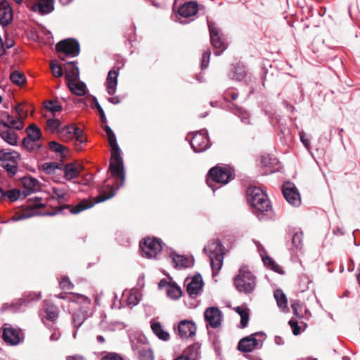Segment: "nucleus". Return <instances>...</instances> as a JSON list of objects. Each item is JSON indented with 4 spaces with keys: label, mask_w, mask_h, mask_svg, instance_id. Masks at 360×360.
<instances>
[{
    "label": "nucleus",
    "mask_w": 360,
    "mask_h": 360,
    "mask_svg": "<svg viewBox=\"0 0 360 360\" xmlns=\"http://www.w3.org/2000/svg\"><path fill=\"white\" fill-rule=\"evenodd\" d=\"M0 136L8 144L15 146L18 143L16 134L8 128V124L4 121L0 122Z\"/></svg>",
    "instance_id": "4be33fe9"
},
{
    "label": "nucleus",
    "mask_w": 360,
    "mask_h": 360,
    "mask_svg": "<svg viewBox=\"0 0 360 360\" xmlns=\"http://www.w3.org/2000/svg\"><path fill=\"white\" fill-rule=\"evenodd\" d=\"M101 360H123V359L116 353H108L102 357Z\"/></svg>",
    "instance_id": "774afa93"
},
{
    "label": "nucleus",
    "mask_w": 360,
    "mask_h": 360,
    "mask_svg": "<svg viewBox=\"0 0 360 360\" xmlns=\"http://www.w3.org/2000/svg\"><path fill=\"white\" fill-rule=\"evenodd\" d=\"M257 336H264L263 332H257L242 338L238 343V349L243 352H251L262 347L264 338L257 339Z\"/></svg>",
    "instance_id": "1a4fd4ad"
},
{
    "label": "nucleus",
    "mask_w": 360,
    "mask_h": 360,
    "mask_svg": "<svg viewBox=\"0 0 360 360\" xmlns=\"http://www.w3.org/2000/svg\"><path fill=\"white\" fill-rule=\"evenodd\" d=\"M151 329L154 334L162 340H168L169 334L164 330L162 325L159 322L151 321Z\"/></svg>",
    "instance_id": "f704fd0d"
},
{
    "label": "nucleus",
    "mask_w": 360,
    "mask_h": 360,
    "mask_svg": "<svg viewBox=\"0 0 360 360\" xmlns=\"http://www.w3.org/2000/svg\"><path fill=\"white\" fill-rule=\"evenodd\" d=\"M30 9L40 15H46L54 9V0H28Z\"/></svg>",
    "instance_id": "f8f14e48"
},
{
    "label": "nucleus",
    "mask_w": 360,
    "mask_h": 360,
    "mask_svg": "<svg viewBox=\"0 0 360 360\" xmlns=\"http://www.w3.org/2000/svg\"><path fill=\"white\" fill-rule=\"evenodd\" d=\"M23 146L30 151L35 150L39 146L37 145V141L25 137L22 141Z\"/></svg>",
    "instance_id": "603ef678"
},
{
    "label": "nucleus",
    "mask_w": 360,
    "mask_h": 360,
    "mask_svg": "<svg viewBox=\"0 0 360 360\" xmlns=\"http://www.w3.org/2000/svg\"><path fill=\"white\" fill-rule=\"evenodd\" d=\"M300 138L301 142L305 146V148L309 150L310 149V141L308 138H307V135L304 131H300Z\"/></svg>",
    "instance_id": "338daca9"
},
{
    "label": "nucleus",
    "mask_w": 360,
    "mask_h": 360,
    "mask_svg": "<svg viewBox=\"0 0 360 360\" xmlns=\"http://www.w3.org/2000/svg\"><path fill=\"white\" fill-rule=\"evenodd\" d=\"M40 316L43 323L48 324V322H54L57 319L58 311L54 305L46 304L40 312Z\"/></svg>",
    "instance_id": "aec40b11"
},
{
    "label": "nucleus",
    "mask_w": 360,
    "mask_h": 360,
    "mask_svg": "<svg viewBox=\"0 0 360 360\" xmlns=\"http://www.w3.org/2000/svg\"><path fill=\"white\" fill-rule=\"evenodd\" d=\"M76 63V62L72 61L65 65V78L68 82L77 81L79 78V72Z\"/></svg>",
    "instance_id": "bb28decb"
},
{
    "label": "nucleus",
    "mask_w": 360,
    "mask_h": 360,
    "mask_svg": "<svg viewBox=\"0 0 360 360\" xmlns=\"http://www.w3.org/2000/svg\"><path fill=\"white\" fill-rule=\"evenodd\" d=\"M34 215L32 211H24L22 213L16 214L12 217V220L17 221L25 219H28Z\"/></svg>",
    "instance_id": "4d7b16f0"
},
{
    "label": "nucleus",
    "mask_w": 360,
    "mask_h": 360,
    "mask_svg": "<svg viewBox=\"0 0 360 360\" xmlns=\"http://www.w3.org/2000/svg\"><path fill=\"white\" fill-rule=\"evenodd\" d=\"M200 353V347L197 345H192L188 347L181 355L186 356L187 360H196Z\"/></svg>",
    "instance_id": "e433bc0d"
},
{
    "label": "nucleus",
    "mask_w": 360,
    "mask_h": 360,
    "mask_svg": "<svg viewBox=\"0 0 360 360\" xmlns=\"http://www.w3.org/2000/svg\"><path fill=\"white\" fill-rule=\"evenodd\" d=\"M85 314L82 311L76 312L72 316V322L76 328H79L85 319Z\"/></svg>",
    "instance_id": "de8ad7c7"
},
{
    "label": "nucleus",
    "mask_w": 360,
    "mask_h": 360,
    "mask_svg": "<svg viewBox=\"0 0 360 360\" xmlns=\"http://www.w3.org/2000/svg\"><path fill=\"white\" fill-rule=\"evenodd\" d=\"M60 126V121L56 119H48L46 121V127L52 133H55Z\"/></svg>",
    "instance_id": "3c124183"
},
{
    "label": "nucleus",
    "mask_w": 360,
    "mask_h": 360,
    "mask_svg": "<svg viewBox=\"0 0 360 360\" xmlns=\"http://www.w3.org/2000/svg\"><path fill=\"white\" fill-rule=\"evenodd\" d=\"M59 285L63 290H71L73 288V284L67 277L63 278L61 281L59 282Z\"/></svg>",
    "instance_id": "bf43d9fd"
},
{
    "label": "nucleus",
    "mask_w": 360,
    "mask_h": 360,
    "mask_svg": "<svg viewBox=\"0 0 360 360\" xmlns=\"http://www.w3.org/2000/svg\"><path fill=\"white\" fill-rule=\"evenodd\" d=\"M234 309L240 316V328H245L249 321L248 309L245 306H240Z\"/></svg>",
    "instance_id": "4c0bfd02"
},
{
    "label": "nucleus",
    "mask_w": 360,
    "mask_h": 360,
    "mask_svg": "<svg viewBox=\"0 0 360 360\" xmlns=\"http://www.w3.org/2000/svg\"><path fill=\"white\" fill-rule=\"evenodd\" d=\"M171 258L174 266L177 269H184L192 266L193 260L190 258L185 257L183 255L173 253L171 255Z\"/></svg>",
    "instance_id": "a878e982"
},
{
    "label": "nucleus",
    "mask_w": 360,
    "mask_h": 360,
    "mask_svg": "<svg viewBox=\"0 0 360 360\" xmlns=\"http://www.w3.org/2000/svg\"><path fill=\"white\" fill-rule=\"evenodd\" d=\"M20 160V155L15 150H0V162H18Z\"/></svg>",
    "instance_id": "c85d7f7f"
},
{
    "label": "nucleus",
    "mask_w": 360,
    "mask_h": 360,
    "mask_svg": "<svg viewBox=\"0 0 360 360\" xmlns=\"http://www.w3.org/2000/svg\"><path fill=\"white\" fill-rule=\"evenodd\" d=\"M196 327L195 323L188 320H183L178 326V334L181 338H188L195 334Z\"/></svg>",
    "instance_id": "6ab92c4d"
},
{
    "label": "nucleus",
    "mask_w": 360,
    "mask_h": 360,
    "mask_svg": "<svg viewBox=\"0 0 360 360\" xmlns=\"http://www.w3.org/2000/svg\"><path fill=\"white\" fill-rule=\"evenodd\" d=\"M198 12V5L195 2H187L178 9V13L181 17L190 18Z\"/></svg>",
    "instance_id": "393cba45"
},
{
    "label": "nucleus",
    "mask_w": 360,
    "mask_h": 360,
    "mask_svg": "<svg viewBox=\"0 0 360 360\" xmlns=\"http://www.w3.org/2000/svg\"><path fill=\"white\" fill-rule=\"evenodd\" d=\"M115 195V190L113 186L108 185L101 191L100 194L96 197L94 203L87 200H82L79 204L70 208V212L78 214L88 208L94 206L95 203L103 202L112 198Z\"/></svg>",
    "instance_id": "423d86ee"
},
{
    "label": "nucleus",
    "mask_w": 360,
    "mask_h": 360,
    "mask_svg": "<svg viewBox=\"0 0 360 360\" xmlns=\"http://www.w3.org/2000/svg\"><path fill=\"white\" fill-rule=\"evenodd\" d=\"M15 110L18 117L22 119H25L27 117L28 113L27 106L22 104H19L15 106Z\"/></svg>",
    "instance_id": "5fc2aeb1"
},
{
    "label": "nucleus",
    "mask_w": 360,
    "mask_h": 360,
    "mask_svg": "<svg viewBox=\"0 0 360 360\" xmlns=\"http://www.w3.org/2000/svg\"><path fill=\"white\" fill-rule=\"evenodd\" d=\"M238 115L240 118L241 121L243 123H245V124L250 123V115L247 111L240 109V110H238Z\"/></svg>",
    "instance_id": "69168bd1"
},
{
    "label": "nucleus",
    "mask_w": 360,
    "mask_h": 360,
    "mask_svg": "<svg viewBox=\"0 0 360 360\" xmlns=\"http://www.w3.org/2000/svg\"><path fill=\"white\" fill-rule=\"evenodd\" d=\"M123 298L126 299L127 305L132 307L138 304L140 302L141 294L137 290L131 292L125 291L123 293Z\"/></svg>",
    "instance_id": "2f4dec72"
},
{
    "label": "nucleus",
    "mask_w": 360,
    "mask_h": 360,
    "mask_svg": "<svg viewBox=\"0 0 360 360\" xmlns=\"http://www.w3.org/2000/svg\"><path fill=\"white\" fill-rule=\"evenodd\" d=\"M58 168V164L56 162H46L42 165V169L47 174L54 173Z\"/></svg>",
    "instance_id": "864d4df0"
},
{
    "label": "nucleus",
    "mask_w": 360,
    "mask_h": 360,
    "mask_svg": "<svg viewBox=\"0 0 360 360\" xmlns=\"http://www.w3.org/2000/svg\"><path fill=\"white\" fill-rule=\"evenodd\" d=\"M234 285L240 292L251 293L256 287V278L247 266H243L234 278Z\"/></svg>",
    "instance_id": "7ed1b4c3"
},
{
    "label": "nucleus",
    "mask_w": 360,
    "mask_h": 360,
    "mask_svg": "<svg viewBox=\"0 0 360 360\" xmlns=\"http://www.w3.org/2000/svg\"><path fill=\"white\" fill-rule=\"evenodd\" d=\"M232 172L231 168L227 167L216 166L212 167L210 172L207 179V184L213 191H215V184L224 186L232 179Z\"/></svg>",
    "instance_id": "20e7f679"
},
{
    "label": "nucleus",
    "mask_w": 360,
    "mask_h": 360,
    "mask_svg": "<svg viewBox=\"0 0 360 360\" xmlns=\"http://www.w3.org/2000/svg\"><path fill=\"white\" fill-rule=\"evenodd\" d=\"M282 191L285 199L289 204L293 206H299L301 204L300 195L293 184L285 183Z\"/></svg>",
    "instance_id": "ddd939ff"
},
{
    "label": "nucleus",
    "mask_w": 360,
    "mask_h": 360,
    "mask_svg": "<svg viewBox=\"0 0 360 360\" xmlns=\"http://www.w3.org/2000/svg\"><path fill=\"white\" fill-rule=\"evenodd\" d=\"M56 49L58 57L63 60H65L67 56L76 57L79 53V43L72 39L60 41L56 44Z\"/></svg>",
    "instance_id": "6e6552de"
},
{
    "label": "nucleus",
    "mask_w": 360,
    "mask_h": 360,
    "mask_svg": "<svg viewBox=\"0 0 360 360\" xmlns=\"http://www.w3.org/2000/svg\"><path fill=\"white\" fill-rule=\"evenodd\" d=\"M205 319L207 324L212 328H217L221 326L222 321V314L221 311L217 307L207 308L205 312Z\"/></svg>",
    "instance_id": "2eb2a0df"
},
{
    "label": "nucleus",
    "mask_w": 360,
    "mask_h": 360,
    "mask_svg": "<svg viewBox=\"0 0 360 360\" xmlns=\"http://www.w3.org/2000/svg\"><path fill=\"white\" fill-rule=\"evenodd\" d=\"M274 295L278 307L282 310L287 309V298L284 292L281 290H276L274 291Z\"/></svg>",
    "instance_id": "ea45409f"
},
{
    "label": "nucleus",
    "mask_w": 360,
    "mask_h": 360,
    "mask_svg": "<svg viewBox=\"0 0 360 360\" xmlns=\"http://www.w3.org/2000/svg\"><path fill=\"white\" fill-rule=\"evenodd\" d=\"M257 250L260 254V256L262 257V259L266 266H267L269 269L279 273L282 274V268L278 265L271 257H269L264 248L262 247V244L259 243V242L255 241V242Z\"/></svg>",
    "instance_id": "a211bd4d"
},
{
    "label": "nucleus",
    "mask_w": 360,
    "mask_h": 360,
    "mask_svg": "<svg viewBox=\"0 0 360 360\" xmlns=\"http://www.w3.org/2000/svg\"><path fill=\"white\" fill-rule=\"evenodd\" d=\"M45 108L51 112L55 113L62 110L61 105L57 101H49L45 104Z\"/></svg>",
    "instance_id": "8fccbe9b"
},
{
    "label": "nucleus",
    "mask_w": 360,
    "mask_h": 360,
    "mask_svg": "<svg viewBox=\"0 0 360 360\" xmlns=\"http://www.w3.org/2000/svg\"><path fill=\"white\" fill-rule=\"evenodd\" d=\"M205 252L210 257L213 276L217 275L223 264L224 253L222 245L219 240H214L204 248Z\"/></svg>",
    "instance_id": "39448f33"
},
{
    "label": "nucleus",
    "mask_w": 360,
    "mask_h": 360,
    "mask_svg": "<svg viewBox=\"0 0 360 360\" xmlns=\"http://www.w3.org/2000/svg\"><path fill=\"white\" fill-rule=\"evenodd\" d=\"M210 55L211 53L210 51H206L203 53L201 62V67L202 70L207 68L209 65Z\"/></svg>",
    "instance_id": "680f3d73"
},
{
    "label": "nucleus",
    "mask_w": 360,
    "mask_h": 360,
    "mask_svg": "<svg viewBox=\"0 0 360 360\" xmlns=\"http://www.w3.org/2000/svg\"><path fill=\"white\" fill-rule=\"evenodd\" d=\"M49 147L52 151L58 153H62L65 148L61 144H60L56 141H51L49 143Z\"/></svg>",
    "instance_id": "052dcab7"
},
{
    "label": "nucleus",
    "mask_w": 360,
    "mask_h": 360,
    "mask_svg": "<svg viewBox=\"0 0 360 360\" xmlns=\"http://www.w3.org/2000/svg\"><path fill=\"white\" fill-rule=\"evenodd\" d=\"M70 90L79 96H84L86 93V85L82 82L72 81L68 82Z\"/></svg>",
    "instance_id": "c9c22d12"
},
{
    "label": "nucleus",
    "mask_w": 360,
    "mask_h": 360,
    "mask_svg": "<svg viewBox=\"0 0 360 360\" xmlns=\"http://www.w3.org/2000/svg\"><path fill=\"white\" fill-rule=\"evenodd\" d=\"M120 326H121V323L120 322L111 323L109 325H108V323L105 322V321H102L101 322V326L105 330H115Z\"/></svg>",
    "instance_id": "13d9d810"
},
{
    "label": "nucleus",
    "mask_w": 360,
    "mask_h": 360,
    "mask_svg": "<svg viewBox=\"0 0 360 360\" xmlns=\"http://www.w3.org/2000/svg\"><path fill=\"white\" fill-rule=\"evenodd\" d=\"M13 9L7 0H0V25L5 27L11 23Z\"/></svg>",
    "instance_id": "f3484780"
},
{
    "label": "nucleus",
    "mask_w": 360,
    "mask_h": 360,
    "mask_svg": "<svg viewBox=\"0 0 360 360\" xmlns=\"http://www.w3.org/2000/svg\"><path fill=\"white\" fill-rule=\"evenodd\" d=\"M104 129L111 148L110 171L113 177L120 180V183L117 185V188L118 189L123 186L124 182L123 160L120 155V150L117 143L116 136L112 130L108 125L105 126Z\"/></svg>",
    "instance_id": "f257e3e1"
},
{
    "label": "nucleus",
    "mask_w": 360,
    "mask_h": 360,
    "mask_svg": "<svg viewBox=\"0 0 360 360\" xmlns=\"http://www.w3.org/2000/svg\"><path fill=\"white\" fill-rule=\"evenodd\" d=\"M162 245L155 238H147L140 243L142 256L147 258H155L162 250Z\"/></svg>",
    "instance_id": "9d476101"
},
{
    "label": "nucleus",
    "mask_w": 360,
    "mask_h": 360,
    "mask_svg": "<svg viewBox=\"0 0 360 360\" xmlns=\"http://www.w3.org/2000/svg\"><path fill=\"white\" fill-rule=\"evenodd\" d=\"M27 138L34 140L36 141L41 139V133L40 129L35 124H31L27 129Z\"/></svg>",
    "instance_id": "a19ab883"
},
{
    "label": "nucleus",
    "mask_w": 360,
    "mask_h": 360,
    "mask_svg": "<svg viewBox=\"0 0 360 360\" xmlns=\"http://www.w3.org/2000/svg\"><path fill=\"white\" fill-rule=\"evenodd\" d=\"M6 326L7 324H5L3 331V338L4 341L11 345L19 344L21 341L20 331L13 328L7 327Z\"/></svg>",
    "instance_id": "412c9836"
},
{
    "label": "nucleus",
    "mask_w": 360,
    "mask_h": 360,
    "mask_svg": "<svg viewBox=\"0 0 360 360\" xmlns=\"http://www.w3.org/2000/svg\"><path fill=\"white\" fill-rule=\"evenodd\" d=\"M53 198L57 200H65L67 192L65 190L59 188H52Z\"/></svg>",
    "instance_id": "09e8293b"
},
{
    "label": "nucleus",
    "mask_w": 360,
    "mask_h": 360,
    "mask_svg": "<svg viewBox=\"0 0 360 360\" xmlns=\"http://www.w3.org/2000/svg\"><path fill=\"white\" fill-rule=\"evenodd\" d=\"M208 27L211 44L216 49L215 55L218 56L226 49V44L222 40L219 30L214 23L208 22Z\"/></svg>",
    "instance_id": "9b49d317"
},
{
    "label": "nucleus",
    "mask_w": 360,
    "mask_h": 360,
    "mask_svg": "<svg viewBox=\"0 0 360 360\" xmlns=\"http://www.w3.org/2000/svg\"><path fill=\"white\" fill-rule=\"evenodd\" d=\"M6 117L7 122H6L8 124V128H13L17 130H21L24 127V122L22 118L17 116L13 117L10 115L9 114H6Z\"/></svg>",
    "instance_id": "473e14b6"
},
{
    "label": "nucleus",
    "mask_w": 360,
    "mask_h": 360,
    "mask_svg": "<svg viewBox=\"0 0 360 360\" xmlns=\"http://www.w3.org/2000/svg\"><path fill=\"white\" fill-rule=\"evenodd\" d=\"M58 297L60 299H64L68 300L70 302H75L78 303L79 304H82L84 307H87L90 304L91 300L89 297L86 296L78 294V293H70V294H65V293H60Z\"/></svg>",
    "instance_id": "b1692460"
},
{
    "label": "nucleus",
    "mask_w": 360,
    "mask_h": 360,
    "mask_svg": "<svg viewBox=\"0 0 360 360\" xmlns=\"http://www.w3.org/2000/svg\"><path fill=\"white\" fill-rule=\"evenodd\" d=\"M303 234L300 231H296L292 238V244L297 249H301L302 247Z\"/></svg>",
    "instance_id": "c03bdc74"
},
{
    "label": "nucleus",
    "mask_w": 360,
    "mask_h": 360,
    "mask_svg": "<svg viewBox=\"0 0 360 360\" xmlns=\"http://www.w3.org/2000/svg\"><path fill=\"white\" fill-rule=\"evenodd\" d=\"M94 103L95 104V107L96 108V109L98 110V111L99 112V114L101 115V121L103 123H106L107 122V119H106V117H105V112L102 108V107L101 106V105L99 104V103L98 102L96 98H94Z\"/></svg>",
    "instance_id": "0e129e2a"
},
{
    "label": "nucleus",
    "mask_w": 360,
    "mask_h": 360,
    "mask_svg": "<svg viewBox=\"0 0 360 360\" xmlns=\"http://www.w3.org/2000/svg\"><path fill=\"white\" fill-rule=\"evenodd\" d=\"M82 170V167L79 164H67L64 168V175L67 180H72L77 177Z\"/></svg>",
    "instance_id": "c756f323"
},
{
    "label": "nucleus",
    "mask_w": 360,
    "mask_h": 360,
    "mask_svg": "<svg viewBox=\"0 0 360 360\" xmlns=\"http://www.w3.org/2000/svg\"><path fill=\"white\" fill-rule=\"evenodd\" d=\"M60 136L65 141L74 140L75 147L77 151L82 150L83 145L86 142L82 130L75 125H69L63 128L60 131Z\"/></svg>",
    "instance_id": "0eeeda50"
},
{
    "label": "nucleus",
    "mask_w": 360,
    "mask_h": 360,
    "mask_svg": "<svg viewBox=\"0 0 360 360\" xmlns=\"http://www.w3.org/2000/svg\"><path fill=\"white\" fill-rule=\"evenodd\" d=\"M246 75L247 72L245 66L238 63L233 66V70L230 74V77L232 79L242 81L245 77Z\"/></svg>",
    "instance_id": "72a5a7b5"
},
{
    "label": "nucleus",
    "mask_w": 360,
    "mask_h": 360,
    "mask_svg": "<svg viewBox=\"0 0 360 360\" xmlns=\"http://www.w3.org/2000/svg\"><path fill=\"white\" fill-rule=\"evenodd\" d=\"M23 198L32 193L39 189L38 181L32 176H25L22 179Z\"/></svg>",
    "instance_id": "5701e85b"
},
{
    "label": "nucleus",
    "mask_w": 360,
    "mask_h": 360,
    "mask_svg": "<svg viewBox=\"0 0 360 360\" xmlns=\"http://www.w3.org/2000/svg\"><path fill=\"white\" fill-rule=\"evenodd\" d=\"M1 165L6 169L8 174L13 176L18 171V162L1 163Z\"/></svg>",
    "instance_id": "a18cd8bd"
},
{
    "label": "nucleus",
    "mask_w": 360,
    "mask_h": 360,
    "mask_svg": "<svg viewBox=\"0 0 360 360\" xmlns=\"http://www.w3.org/2000/svg\"><path fill=\"white\" fill-rule=\"evenodd\" d=\"M10 79L13 83L18 86L24 84L26 82V78L24 74L18 70L13 71L11 74Z\"/></svg>",
    "instance_id": "79ce46f5"
},
{
    "label": "nucleus",
    "mask_w": 360,
    "mask_h": 360,
    "mask_svg": "<svg viewBox=\"0 0 360 360\" xmlns=\"http://www.w3.org/2000/svg\"><path fill=\"white\" fill-rule=\"evenodd\" d=\"M191 146L195 153L205 150L209 147V139L206 130L196 132L191 141Z\"/></svg>",
    "instance_id": "4468645a"
},
{
    "label": "nucleus",
    "mask_w": 360,
    "mask_h": 360,
    "mask_svg": "<svg viewBox=\"0 0 360 360\" xmlns=\"http://www.w3.org/2000/svg\"><path fill=\"white\" fill-rule=\"evenodd\" d=\"M117 77H118V72L112 70L109 71L107 80H106V88L108 94L113 95L116 92L117 86Z\"/></svg>",
    "instance_id": "cd10ccee"
},
{
    "label": "nucleus",
    "mask_w": 360,
    "mask_h": 360,
    "mask_svg": "<svg viewBox=\"0 0 360 360\" xmlns=\"http://www.w3.org/2000/svg\"><path fill=\"white\" fill-rule=\"evenodd\" d=\"M247 198L255 212H264L271 208L267 195L258 187L250 186L247 190Z\"/></svg>",
    "instance_id": "f03ea898"
},
{
    "label": "nucleus",
    "mask_w": 360,
    "mask_h": 360,
    "mask_svg": "<svg viewBox=\"0 0 360 360\" xmlns=\"http://www.w3.org/2000/svg\"><path fill=\"white\" fill-rule=\"evenodd\" d=\"M186 283L187 285L186 291L190 296L195 297L202 292L203 282L200 274L194 276L191 279L187 278Z\"/></svg>",
    "instance_id": "dca6fc26"
},
{
    "label": "nucleus",
    "mask_w": 360,
    "mask_h": 360,
    "mask_svg": "<svg viewBox=\"0 0 360 360\" xmlns=\"http://www.w3.org/2000/svg\"><path fill=\"white\" fill-rule=\"evenodd\" d=\"M137 354L139 360H154L153 352L149 346H145V349H141Z\"/></svg>",
    "instance_id": "37998d69"
},
{
    "label": "nucleus",
    "mask_w": 360,
    "mask_h": 360,
    "mask_svg": "<svg viewBox=\"0 0 360 360\" xmlns=\"http://www.w3.org/2000/svg\"><path fill=\"white\" fill-rule=\"evenodd\" d=\"M22 195V191L17 189H11L6 191L5 198L11 201H15Z\"/></svg>",
    "instance_id": "49530a36"
},
{
    "label": "nucleus",
    "mask_w": 360,
    "mask_h": 360,
    "mask_svg": "<svg viewBox=\"0 0 360 360\" xmlns=\"http://www.w3.org/2000/svg\"><path fill=\"white\" fill-rule=\"evenodd\" d=\"M210 55L211 53L210 51H206L203 53L201 62V67L202 70L207 68L209 65Z\"/></svg>",
    "instance_id": "e2e57ef3"
},
{
    "label": "nucleus",
    "mask_w": 360,
    "mask_h": 360,
    "mask_svg": "<svg viewBox=\"0 0 360 360\" xmlns=\"http://www.w3.org/2000/svg\"><path fill=\"white\" fill-rule=\"evenodd\" d=\"M131 345L133 351L137 354L141 349H145V346H149L145 336L141 335H135L131 338Z\"/></svg>",
    "instance_id": "7c9ffc66"
},
{
    "label": "nucleus",
    "mask_w": 360,
    "mask_h": 360,
    "mask_svg": "<svg viewBox=\"0 0 360 360\" xmlns=\"http://www.w3.org/2000/svg\"><path fill=\"white\" fill-rule=\"evenodd\" d=\"M166 293L169 297L176 300L181 296L182 292L178 285L174 283H172L167 285Z\"/></svg>",
    "instance_id": "58836bf2"
},
{
    "label": "nucleus",
    "mask_w": 360,
    "mask_h": 360,
    "mask_svg": "<svg viewBox=\"0 0 360 360\" xmlns=\"http://www.w3.org/2000/svg\"><path fill=\"white\" fill-rule=\"evenodd\" d=\"M51 72L54 77H60L63 75V70L60 65L52 61L50 65Z\"/></svg>",
    "instance_id": "6e6d98bb"
}]
</instances>
